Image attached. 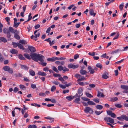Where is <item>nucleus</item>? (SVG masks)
Masks as SVG:
<instances>
[{"mask_svg":"<svg viewBox=\"0 0 128 128\" xmlns=\"http://www.w3.org/2000/svg\"><path fill=\"white\" fill-rule=\"evenodd\" d=\"M118 50H116L114 51H113L111 53V54H114L116 53H118Z\"/></svg>","mask_w":128,"mask_h":128,"instance_id":"obj_50","label":"nucleus"},{"mask_svg":"<svg viewBox=\"0 0 128 128\" xmlns=\"http://www.w3.org/2000/svg\"><path fill=\"white\" fill-rule=\"evenodd\" d=\"M20 89L22 90H25L26 89L25 86L24 85L20 84Z\"/></svg>","mask_w":128,"mask_h":128,"instance_id":"obj_37","label":"nucleus"},{"mask_svg":"<svg viewBox=\"0 0 128 128\" xmlns=\"http://www.w3.org/2000/svg\"><path fill=\"white\" fill-rule=\"evenodd\" d=\"M47 60L48 61H51L52 62L54 61V57H52L51 58H47Z\"/></svg>","mask_w":128,"mask_h":128,"instance_id":"obj_33","label":"nucleus"},{"mask_svg":"<svg viewBox=\"0 0 128 128\" xmlns=\"http://www.w3.org/2000/svg\"><path fill=\"white\" fill-rule=\"evenodd\" d=\"M104 119L105 121L109 122L111 124H113L114 122V119L110 117L104 118Z\"/></svg>","mask_w":128,"mask_h":128,"instance_id":"obj_6","label":"nucleus"},{"mask_svg":"<svg viewBox=\"0 0 128 128\" xmlns=\"http://www.w3.org/2000/svg\"><path fill=\"white\" fill-rule=\"evenodd\" d=\"M53 76L56 77H60L61 76V75L60 74H53Z\"/></svg>","mask_w":128,"mask_h":128,"instance_id":"obj_44","label":"nucleus"},{"mask_svg":"<svg viewBox=\"0 0 128 128\" xmlns=\"http://www.w3.org/2000/svg\"><path fill=\"white\" fill-rule=\"evenodd\" d=\"M85 93L86 96L88 97L91 98L93 97V96L91 94H89L88 92H85Z\"/></svg>","mask_w":128,"mask_h":128,"instance_id":"obj_25","label":"nucleus"},{"mask_svg":"<svg viewBox=\"0 0 128 128\" xmlns=\"http://www.w3.org/2000/svg\"><path fill=\"white\" fill-rule=\"evenodd\" d=\"M9 31V32H11L14 33H15L17 31V30H14L13 28L12 27H9V30H8Z\"/></svg>","mask_w":128,"mask_h":128,"instance_id":"obj_11","label":"nucleus"},{"mask_svg":"<svg viewBox=\"0 0 128 128\" xmlns=\"http://www.w3.org/2000/svg\"><path fill=\"white\" fill-rule=\"evenodd\" d=\"M122 117L123 119H124L128 121V117L126 116V115H122Z\"/></svg>","mask_w":128,"mask_h":128,"instance_id":"obj_32","label":"nucleus"},{"mask_svg":"<svg viewBox=\"0 0 128 128\" xmlns=\"http://www.w3.org/2000/svg\"><path fill=\"white\" fill-rule=\"evenodd\" d=\"M18 47L20 49L24 50V48L23 46L21 44H20L19 43H18Z\"/></svg>","mask_w":128,"mask_h":128,"instance_id":"obj_31","label":"nucleus"},{"mask_svg":"<svg viewBox=\"0 0 128 128\" xmlns=\"http://www.w3.org/2000/svg\"><path fill=\"white\" fill-rule=\"evenodd\" d=\"M82 93L81 95H80L79 96V97L76 98L75 99L74 102H76L78 104L79 103V102H78V101H80V96H82Z\"/></svg>","mask_w":128,"mask_h":128,"instance_id":"obj_18","label":"nucleus"},{"mask_svg":"<svg viewBox=\"0 0 128 128\" xmlns=\"http://www.w3.org/2000/svg\"><path fill=\"white\" fill-rule=\"evenodd\" d=\"M119 36V32H118L117 33V35L115 36L114 38H113V40H114L115 39H117Z\"/></svg>","mask_w":128,"mask_h":128,"instance_id":"obj_57","label":"nucleus"},{"mask_svg":"<svg viewBox=\"0 0 128 128\" xmlns=\"http://www.w3.org/2000/svg\"><path fill=\"white\" fill-rule=\"evenodd\" d=\"M122 4H120L119 6V8L120 10H122L123 9V8L124 6V3H122Z\"/></svg>","mask_w":128,"mask_h":128,"instance_id":"obj_43","label":"nucleus"},{"mask_svg":"<svg viewBox=\"0 0 128 128\" xmlns=\"http://www.w3.org/2000/svg\"><path fill=\"white\" fill-rule=\"evenodd\" d=\"M97 96L98 97H103L104 96V95L101 92H99V91H98V94Z\"/></svg>","mask_w":128,"mask_h":128,"instance_id":"obj_20","label":"nucleus"},{"mask_svg":"<svg viewBox=\"0 0 128 128\" xmlns=\"http://www.w3.org/2000/svg\"><path fill=\"white\" fill-rule=\"evenodd\" d=\"M3 27L2 24H1V22H0V32H2V28Z\"/></svg>","mask_w":128,"mask_h":128,"instance_id":"obj_53","label":"nucleus"},{"mask_svg":"<svg viewBox=\"0 0 128 128\" xmlns=\"http://www.w3.org/2000/svg\"><path fill=\"white\" fill-rule=\"evenodd\" d=\"M84 111L86 113H89L90 114H92L93 112V110L89 107H86L84 110Z\"/></svg>","mask_w":128,"mask_h":128,"instance_id":"obj_5","label":"nucleus"},{"mask_svg":"<svg viewBox=\"0 0 128 128\" xmlns=\"http://www.w3.org/2000/svg\"><path fill=\"white\" fill-rule=\"evenodd\" d=\"M18 90V89L16 87L14 88V92H16Z\"/></svg>","mask_w":128,"mask_h":128,"instance_id":"obj_63","label":"nucleus"},{"mask_svg":"<svg viewBox=\"0 0 128 128\" xmlns=\"http://www.w3.org/2000/svg\"><path fill=\"white\" fill-rule=\"evenodd\" d=\"M0 40L2 41L3 42H7L6 39L3 37H0Z\"/></svg>","mask_w":128,"mask_h":128,"instance_id":"obj_38","label":"nucleus"},{"mask_svg":"<svg viewBox=\"0 0 128 128\" xmlns=\"http://www.w3.org/2000/svg\"><path fill=\"white\" fill-rule=\"evenodd\" d=\"M44 56L41 54H40L39 61L40 62H39L38 63L43 66H45L47 64V63L46 62H44Z\"/></svg>","mask_w":128,"mask_h":128,"instance_id":"obj_2","label":"nucleus"},{"mask_svg":"<svg viewBox=\"0 0 128 128\" xmlns=\"http://www.w3.org/2000/svg\"><path fill=\"white\" fill-rule=\"evenodd\" d=\"M38 74L40 76H46V74L44 72L39 71L38 72Z\"/></svg>","mask_w":128,"mask_h":128,"instance_id":"obj_16","label":"nucleus"},{"mask_svg":"<svg viewBox=\"0 0 128 128\" xmlns=\"http://www.w3.org/2000/svg\"><path fill=\"white\" fill-rule=\"evenodd\" d=\"M88 69L90 74H93L94 72V69L92 68L90 66H89L88 67Z\"/></svg>","mask_w":128,"mask_h":128,"instance_id":"obj_12","label":"nucleus"},{"mask_svg":"<svg viewBox=\"0 0 128 128\" xmlns=\"http://www.w3.org/2000/svg\"><path fill=\"white\" fill-rule=\"evenodd\" d=\"M28 48L30 51L32 53L36 51V50L34 47L31 46H28Z\"/></svg>","mask_w":128,"mask_h":128,"instance_id":"obj_9","label":"nucleus"},{"mask_svg":"<svg viewBox=\"0 0 128 128\" xmlns=\"http://www.w3.org/2000/svg\"><path fill=\"white\" fill-rule=\"evenodd\" d=\"M91 16H94L96 14V13H94V10L92 9H90L89 10Z\"/></svg>","mask_w":128,"mask_h":128,"instance_id":"obj_15","label":"nucleus"},{"mask_svg":"<svg viewBox=\"0 0 128 128\" xmlns=\"http://www.w3.org/2000/svg\"><path fill=\"white\" fill-rule=\"evenodd\" d=\"M82 91V90L81 88L78 89V93L79 94H80Z\"/></svg>","mask_w":128,"mask_h":128,"instance_id":"obj_45","label":"nucleus"},{"mask_svg":"<svg viewBox=\"0 0 128 128\" xmlns=\"http://www.w3.org/2000/svg\"><path fill=\"white\" fill-rule=\"evenodd\" d=\"M32 14L31 13H30V14L29 16H28V18L27 20V21H26V22L30 20L32 18V16H31Z\"/></svg>","mask_w":128,"mask_h":128,"instance_id":"obj_48","label":"nucleus"},{"mask_svg":"<svg viewBox=\"0 0 128 128\" xmlns=\"http://www.w3.org/2000/svg\"><path fill=\"white\" fill-rule=\"evenodd\" d=\"M121 88L123 90H128V86L124 85H122L120 86Z\"/></svg>","mask_w":128,"mask_h":128,"instance_id":"obj_14","label":"nucleus"},{"mask_svg":"<svg viewBox=\"0 0 128 128\" xmlns=\"http://www.w3.org/2000/svg\"><path fill=\"white\" fill-rule=\"evenodd\" d=\"M10 52L13 54H16L18 53L17 50L14 49H12L10 50Z\"/></svg>","mask_w":128,"mask_h":128,"instance_id":"obj_19","label":"nucleus"},{"mask_svg":"<svg viewBox=\"0 0 128 128\" xmlns=\"http://www.w3.org/2000/svg\"><path fill=\"white\" fill-rule=\"evenodd\" d=\"M39 95L40 96H46L45 94L43 92H40L39 94Z\"/></svg>","mask_w":128,"mask_h":128,"instance_id":"obj_55","label":"nucleus"},{"mask_svg":"<svg viewBox=\"0 0 128 128\" xmlns=\"http://www.w3.org/2000/svg\"><path fill=\"white\" fill-rule=\"evenodd\" d=\"M29 73L32 76H34L35 75V72H34L31 69L30 70Z\"/></svg>","mask_w":128,"mask_h":128,"instance_id":"obj_22","label":"nucleus"},{"mask_svg":"<svg viewBox=\"0 0 128 128\" xmlns=\"http://www.w3.org/2000/svg\"><path fill=\"white\" fill-rule=\"evenodd\" d=\"M49 68L47 67H46L45 68H43V70L44 71L46 72L48 71Z\"/></svg>","mask_w":128,"mask_h":128,"instance_id":"obj_51","label":"nucleus"},{"mask_svg":"<svg viewBox=\"0 0 128 128\" xmlns=\"http://www.w3.org/2000/svg\"><path fill=\"white\" fill-rule=\"evenodd\" d=\"M24 81L26 82H29L30 81L29 79H28L26 77H24Z\"/></svg>","mask_w":128,"mask_h":128,"instance_id":"obj_61","label":"nucleus"},{"mask_svg":"<svg viewBox=\"0 0 128 128\" xmlns=\"http://www.w3.org/2000/svg\"><path fill=\"white\" fill-rule=\"evenodd\" d=\"M58 80L60 81H62L63 83L66 84L67 83V82H63V81H64V80L62 77L59 78H58Z\"/></svg>","mask_w":128,"mask_h":128,"instance_id":"obj_36","label":"nucleus"},{"mask_svg":"<svg viewBox=\"0 0 128 128\" xmlns=\"http://www.w3.org/2000/svg\"><path fill=\"white\" fill-rule=\"evenodd\" d=\"M5 34H6L8 38H10L11 36L10 34L9 31L8 29L6 28H4L3 30Z\"/></svg>","mask_w":128,"mask_h":128,"instance_id":"obj_7","label":"nucleus"},{"mask_svg":"<svg viewBox=\"0 0 128 128\" xmlns=\"http://www.w3.org/2000/svg\"><path fill=\"white\" fill-rule=\"evenodd\" d=\"M18 74H14V76L16 77H17L18 76L20 77H22V76L23 75L20 72H18Z\"/></svg>","mask_w":128,"mask_h":128,"instance_id":"obj_23","label":"nucleus"},{"mask_svg":"<svg viewBox=\"0 0 128 128\" xmlns=\"http://www.w3.org/2000/svg\"><path fill=\"white\" fill-rule=\"evenodd\" d=\"M118 99V98H117L116 97H115L114 98H112V101L113 102H114L116 101V100H117Z\"/></svg>","mask_w":128,"mask_h":128,"instance_id":"obj_54","label":"nucleus"},{"mask_svg":"<svg viewBox=\"0 0 128 128\" xmlns=\"http://www.w3.org/2000/svg\"><path fill=\"white\" fill-rule=\"evenodd\" d=\"M96 66L97 67L99 68L100 69L102 68V64L99 63L97 64H96Z\"/></svg>","mask_w":128,"mask_h":128,"instance_id":"obj_42","label":"nucleus"},{"mask_svg":"<svg viewBox=\"0 0 128 128\" xmlns=\"http://www.w3.org/2000/svg\"><path fill=\"white\" fill-rule=\"evenodd\" d=\"M60 87L62 89H65L66 88V85L65 86H64L62 84H60L59 85Z\"/></svg>","mask_w":128,"mask_h":128,"instance_id":"obj_52","label":"nucleus"},{"mask_svg":"<svg viewBox=\"0 0 128 128\" xmlns=\"http://www.w3.org/2000/svg\"><path fill=\"white\" fill-rule=\"evenodd\" d=\"M110 116L112 117L113 118H115L116 116V114L112 112V113Z\"/></svg>","mask_w":128,"mask_h":128,"instance_id":"obj_60","label":"nucleus"},{"mask_svg":"<svg viewBox=\"0 0 128 128\" xmlns=\"http://www.w3.org/2000/svg\"><path fill=\"white\" fill-rule=\"evenodd\" d=\"M78 94H76L74 96H66V98L68 100H71L73 99L74 98H75L78 96Z\"/></svg>","mask_w":128,"mask_h":128,"instance_id":"obj_10","label":"nucleus"},{"mask_svg":"<svg viewBox=\"0 0 128 128\" xmlns=\"http://www.w3.org/2000/svg\"><path fill=\"white\" fill-rule=\"evenodd\" d=\"M24 56L26 58L29 60L31 58L30 55L27 53L24 54Z\"/></svg>","mask_w":128,"mask_h":128,"instance_id":"obj_17","label":"nucleus"},{"mask_svg":"<svg viewBox=\"0 0 128 128\" xmlns=\"http://www.w3.org/2000/svg\"><path fill=\"white\" fill-rule=\"evenodd\" d=\"M115 106L116 107L118 108H121L122 107V106L120 104H115Z\"/></svg>","mask_w":128,"mask_h":128,"instance_id":"obj_46","label":"nucleus"},{"mask_svg":"<svg viewBox=\"0 0 128 128\" xmlns=\"http://www.w3.org/2000/svg\"><path fill=\"white\" fill-rule=\"evenodd\" d=\"M18 43H16L14 42H12V44L13 45V46L14 48L18 46Z\"/></svg>","mask_w":128,"mask_h":128,"instance_id":"obj_35","label":"nucleus"},{"mask_svg":"<svg viewBox=\"0 0 128 128\" xmlns=\"http://www.w3.org/2000/svg\"><path fill=\"white\" fill-rule=\"evenodd\" d=\"M20 23V22H16V23L14 22L13 26L15 27L16 28H17Z\"/></svg>","mask_w":128,"mask_h":128,"instance_id":"obj_27","label":"nucleus"},{"mask_svg":"<svg viewBox=\"0 0 128 128\" xmlns=\"http://www.w3.org/2000/svg\"><path fill=\"white\" fill-rule=\"evenodd\" d=\"M40 54H38L36 53L31 52L30 56L31 58L34 61L38 62L39 61Z\"/></svg>","mask_w":128,"mask_h":128,"instance_id":"obj_1","label":"nucleus"},{"mask_svg":"<svg viewBox=\"0 0 128 128\" xmlns=\"http://www.w3.org/2000/svg\"><path fill=\"white\" fill-rule=\"evenodd\" d=\"M80 72L82 75L85 74L87 73L86 71L83 69L81 70L80 71Z\"/></svg>","mask_w":128,"mask_h":128,"instance_id":"obj_21","label":"nucleus"},{"mask_svg":"<svg viewBox=\"0 0 128 128\" xmlns=\"http://www.w3.org/2000/svg\"><path fill=\"white\" fill-rule=\"evenodd\" d=\"M40 34L39 32H38V33L37 34H35L34 36V37L35 38H36L38 37L39 36H40Z\"/></svg>","mask_w":128,"mask_h":128,"instance_id":"obj_59","label":"nucleus"},{"mask_svg":"<svg viewBox=\"0 0 128 128\" xmlns=\"http://www.w3.org/2000/svg\"><path fill=\"white\" fill-rule=\"evenodd\" d=\"M52 69L54 71H55L57 73H58L59 72V71L58 70L57 68L56 67H55L54 66H52Z\"/></svg>","mask_w":128,"mask_h":128,"instance_id":"obj_34","label":"nucleus"},{"mask_svg":"<svg viewBox=\"0 0 128 128\" xmlns=\"http://www.w3.org/2000/svg\"><path fill=\"white\" fill-rule=\"evenodd\" d=\"M88 104L91 105H94L96 104L92 101H88Z\"/></svg>","mask_w":128,"mask_h":128,"instance_id":"obj_29","label":"nucleus"},{"mask_svg":"<svg viewBox=\"0 0 128 128\" xmlns=\"http://www.w3.org/2000/svg\"><path fill=\"white\" fill-rule=\"evenodd\" d=\"M63 70L64 72L68 71L69 70V69L66 68V67H63Z\"/></svg>","mask_w":128,"mask_h":128,"instance_id":"obj_62","label":"nucleus"},{"mask_svg":"<svg viewBox=\"0 0 128 128\" xmlns=\"http://www.w3.org/2000/svg\"><path fill=\"white\" fill-rule=\"evenodd\" d=\"M78 66V65H74L72 64H70L68 65V68H76Z\"/></svg>","mask_w":128,"mask_h":128,"instance_id":"obj_8","label":"nucleus"},{"mask_svg":"<svg viewBox=\"0 0 128 128\" xmlns=\"http://www.w3.org/2000/svg\"><path fill=\"white\" fill-rule=\"evenodd\" d=\"M14 37L15 38L18 40H20V36L16 33L14 34Z\"/></svg>","mask_w":128,"mask_h":128,"instance_id":"obj_30","label":"nucleus"},{"mask_svg":"<svg viewBox=\"0 0 128 128\" xmlns=\"http://www.w3.org/2000/svg\"><path fill=\"white\" fill-rule=\"evenodd\" d=\"M3 69L5 71H8L9 73L12 74L13 72V70L12 68H10L8 66H4Z\"/></svg>","mask_w":128,"mask_h":128,"instance_id":"obj_4","label":"nucleus"},{"mask_svg":"<svg viewBox=\"0 0 128 128\" xmlns=\"http://www.w3.org/2000/svg\"><path fill=\"white\" fill-rule=\"evenodd\" d=\"M102 77L104 79H107L108 77L106 74H104L102 75Z\"/></svg>","mask_w":128,"mask_h":128,"instance_id":"obj_56","label":"nucleus"},{"mask_svg":"<svg viewBox=\"0 0 128 128\" xmlns=\"http://www.w3.org/2000/svg\"><path fill=\"white\" fill-rule=\"evenodd\" d=\"M56 89V88L54 86H52L51 88V91L52 92H54Z\"/></svg>","mask_w":128,"mask_h":128,"instance_id":"obj_41","label":"nucleus"},{"mask_svg":"<svg viewBox=\"0 0 128 128\" xmlns=\"http://www.w3.org/2000/svg\"><path fill=\"white\" fill-rule=\"evenodd\" d=\"M81 98L83 100L86 101H88L90 100V99L87 98L85 97H81Z\"/></svg>","mask_w":128,"mask_h":128,"instance_id":"obj_28","label":"nucleus"},{"mask_svg":"<svg viewBox=\"0 0 128 128\" xmlns=\"http://www.w3.org/2000/svg\"><path fill=\"white\" fill-rule=\"evenodd\" d=\"M19 42L23 44H25L26 43V41L24 40H20L19 41Z\"/></svg>","mask_w":128,"mask_h":128,"instance_id":"obj_47","label":"nucleus"},{"mask_svg":"<svg viewBox=\"0 0 128 128\" xmlns=\"http://www.w3.org/2000/svg\"><path fill=\"white\" fill-rule=\"evenodd\" d=\"M21 68L22 69L28 70V67L25 65L20 64Z\"/></svg>","mask_w":128,"mask_h":128,"instance_id":"obj_13","label":"nucleus"},{"mask_svg":"<svg viewBox=\"0 0 128 128\" xmlns=\"http://www.w3.org/2000/svg\"><path fill=\"white\" fill-rule=\"evenodd\" d=\"M75 76L78 79L77 80L78 82L84 80H86V78L83 76H82L81 75L76 74L75 75Z\"/></svg>","mask_w":128,"mask_h":128,"instance_id":"obj_3","label":"nucleus"},{"mask_svg":"<svg viewBox=\"0 0 128 128\" xmlns=\"http://www.w3.org/2000/svg\"><path fill=\"white\" fill-rule=\"evenodd\" d=\"M52 83L56 85H58L59 84V82L57 81L54 80L52 82Z\"/></svg>","mask_w":128,"mask_h":128,"instance_id":"obj_58","label":"nucleus"},{"mask_svg":"<svg viewBox=\"0 0 128 128\" xmlns=\"http://www.w3.org/2000/svg\"><path fill=\"white\" fill-rule=\"evenodd\" d=\"M63 67L62 66H58V70L60 71H61L63 70Z\"/></svg>","mask_w":128,"mask_h":128,"instance_id":"obj_39","label":"nucleus"},{"mask_svg":"<svg viewBox=\"0 0 128 128\" xmlns=\"http://www.w3.org/2000/svg\"><path fill=\"white\" fill-rule=\"evenodd\" d=\"M79 57V55L78 54H75L74 56V58L75 59H76L77 58H78Z\"/></svg>","mask_w":128,"mask_h":128,"instance_id":"obj_64","label":"nucleus"},{"mask_svg":"<svg viewBox=\"0 0 128 128\" xmlns=\"http://www.w3.org/2000/svg\"><path fill=\"white\" fill-rule=\"evenodd\" d=\"M31 87L33 89H34L36 88V84H31Z\"/></svg>","mask_w":128,"mask_h":128,"instance_id":"obj_49","label":"nucleus"},{"mask_svg":"<svg viewBox=\"0 0 128 128\" xmlns=\"http://www.w3.org/2000/svg\"><path fill=\"white\" fill-rule=\"evenodd\" d=\"M18 56V58L20 60H24L25 59L24 57L21 54H20Z\"/></svg>","mask_w":128,"mask_h":128,"instance_id":"obj_26","label":"nucleus"},{"mask_svg":"<svg viewBox=\"0 0 128 128\" xmlns=\"http://www.w3.org/2000/svg\"><path fill=\"white\" fill-rule=\"evenodd\" d=\"M103 112L102 111L101 112H98L96 110L95 112V113L96 115H99L101 113H102Z\"/></svg>","mask_w":128,"mask_h":128,"instance_id":"obj_40","label":"nucleus"},{"mask_svg":"<svg viewBox=\"0 0 128 128\" xmlns=\"http://www.w3.org/2000/svg\"><path fill=\"white\" fill-rule=\"evenodd\" d=\"M96 107L97 109L99 110H101L103 108V107L102 106L99 104L96 105Z\"/></svg>","mask_w":128,"mask_h":128,"instance_id":"obj_24","label":"nucleus"}]
</instances>
